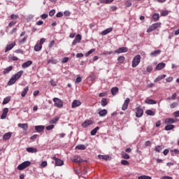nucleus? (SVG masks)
<instances>
[{"instance_id":"1","label":"nucleus","mask_w":179,"mask_h":179,"mask_svg":"<svg viewBox=\"0 0 179 179\" xmlns=\"http://www.w3.org/2000/svg\"><path fill=\"white\" fill-rule=\"evenodd\" d=\"M141 64V55H136L132 60L131 66L132 68H136Z\"/></svg>"},{"instance_id":"2","label":"nucleus","mask_w":179,"mask_h":179,"mask_svg":"<svg viewBox=\"0 0 179 179\" xmlns=\"http://www.w3.org/2000/svg\"><path fill=\"white\" fill-rule=\"evenodd\" d=\"M53 101L55 107H57V108H62L64 107V102L59 98H54Z\"/></svg>"},{"instance_id":"3","label":"nucleus","mask_w":179,"mask_h":179,"mask_svg":"<svg viewBox=\"0 0 179 179\" xmlns=\"http://www.w3.org/2000/svg\"><path fill=\"white\" fill-rule=\"evenodd\" d=\"M30 164H31V162H30V161H25L20 164V165H18L17 169L20 171L24 170V169H27V167H29Z\"/></svg>"},{"instance_id":"4","label":"nucleus","mask_w":179,"mask_h":179,"mask_svg":"<svg viewBox=\"0 0 179 179\" xmlns=\"http://www.w3.org/2000/svg\"><path fill=\"white\" fill-rule=\"evenodd\" d=\"M162 25V23L160 22H157L155 24H152L148 29H147V33H152L153 30H156V29H159L160 26Z\"/></svg>"},{"instance_id":"5","label":"nucleus","mask_w":179,"mask_h":179,"mask_svg":"<svg viewBox=\"0 0 179 179\" xmlns=\"http://www.w3.org/2000/svg\"><path fill=\"white\" fill-rule=\"evenodd\" d=\"M136 117H137V118H141V117L143 115V109L141 108V107L138 106L136 108Z\"/></svg>"},{"instance_id":"6","label":"nucleus","mask_w":179,"mask_h":179,"mask_svg":"<svg viewBox=\"0 0 179 179\" xmlns=\"http://www.w3.org/2000/svg\"><path fill=\"white\" fill-rule=\"evenodd\" d=\"M71 162L73 163H83V159L78 155H75L71 158Z\"/></svg>"},{"instance_id":"7","label":"nucleus","mask_w":179,"mask_h":179,"mask_svg":"<svg viewBox=\"0 0 179 179\" xmlns=\"http://www.w3.org/2000/svg\"><path fill=\"white\" fill-rule=\"evenodd\" d=\"M80 41H82V36L80 34H77L72 43V45H76V44H78V43H80Z\"/></svg>"},{"instance_id":"8","label":"nucleus","mask_w":179,"mask_h":179,"mask_svg":"<svg viewBox=\"0 0 179 179\" xmlns=\"http://www.w3.org/2000/svg\"><path fill=\"white\" fill-rule=\"evenodd\" d=\"M129 101H131V99L129 98H127L122 106V110L123 111H125L126 110H128V105L129 104Z\"/></svg>"},{"instance_id":"9","label":"nucleus","mask_w":179,"mask_h":179,"mask_svg":"<svg viewBox=\"0 0 179 179\" xmlns=\"http://www.w3.org/2000/svg\"><path fill=\"white\" fill-rule=\"evenodd\" d=\"M52 159L55 161V166H64V161L57 158V157H52Z\"/></svg>"},{"instance_id":"10","label":"nucleus","mask_w":179,"mask_h":179,"mask_svg":"<svg viewBox=\"0 0 179 179\" xmlns=\"http://www.w3.org/2000/svg\"><path fill=\"white\" fill-rule=\"evenodd\" d=\"M31 65H33V62L31 60H28L26 62H24L22 64V68H23L24 69H26V68H29V66H31Z\"/></svg>"},{"instance_id":"11","label":"nucleus","mask_w":179,"mask_h":179,"mask_svg":"<svg viewBox=\"0 0 179 179\" xmlns=\"http://www.w3.org/2000/svg\"><path fill=\"white\" fill-rule=\"evenodd\" d=\"M44 129H45V127L43 125H38L35 127V131L38 133L44 132Z\"/></svg>"},{"instance_id":"12","label":"nucleus","mask_w":179,"mask_h":179,"mask_svg":"<svg viewBox=\"0 0 179 179\" xmlns=\"http://www.w3.org/2000/svg\"><path fill=\"white\" fill-rule=\"evenodd\" d=\"M128 52V48L122 47L120 48L118 50H117L115 52L117 54H122V52Z\"/></svg>"},{"instance_id":"13","label":"nucleus","mask_w":179,"mask_h":179,"mask_svg":"<svg viewBox=\"0 0 179 179\" xmlns=\"http://www.w3.org/2000/svg\"><path fill=\"white\" fill-rule=\"evenodd\" d=\"M16 45V43L15 42H13L10 44H8L7 46L6 47L5 52H8V51H10L13 47Z\"/></svg>"},{"instance_id":"14","label":"nucleus","mask_w":179,"mask_h":179,"mask_svg":"<svg viewBox=\"0 0 179 179\" xmlns=\"http://www.w3.org/2000/svg\"><path fill=\"white\" fill-rule=\"evenodd\" d=\"M165 124L170 125H171V124H176V120L172 117H167L166 119H165Z\"/></svg>"},{"instance_id":"15","label":"nucleus","mask_w":179,"mask_h":179,"mask_svg":"<svg viewBox=\"0 0 179 179\" xmlns=\"http://www.w3.org/2000/svg\"><path fill=\"white\" fill-rule=\"evenodd\" d=\"M108 111L106 109H100L98 112L99 117H106L107 115Z\"/></svg>"},{"instance_id":"16","label":"nucleus","mask_w":179,"mask_h":179,"mask_svg":"<svg viewBox=\"0 0 179 179\" xmlns=\"http://www.w3.org/2000/svg\"><path fill=\"white\" fill-rule=\"evenodd\" d=\"M81 104L82 103L80 101L74 100L72 103L71 107L72 108H76V107H79Z\"/></svg>"},{"instance_id":"17","label":"nucleus","mask_w":179,"mask_h":179,"mask_svg":"<svg viewBox=\"0 0 179 179\" xmlns=\"http://www.w3.org/2000/svg\"><path fill=\"white\" fill-rule=\"evenodd\" d=\"M12 136V133L8 132L3 134V141H9Z\"/></svg>"},{"instance_id":"18","label":"nucleus","mask_w":179,"mask_h":179,"mask_svg":"<svg viewBox=\"0 0 179 179\" xmlns=\"http://www.w3.org/2000/svg\"><path fill=\"white\" fill-rule=\"evenodd\" d=\"M165 66H166V64H165V63H163V62L159 63V64L156 66L155 69H156L157 71H162V69H163V68H165Z\"/></svg>"},{"instance_id":"19","label":"nucleus","mask_w":179,"mask_h":179,"mask_svg":"<svg viewBox=\"0 0 179 179\" xmlns=\"http://www.w3.org/2000/svg\"><path fill=\"white\" fill-rule=\"evenodd\" d=\"M18 127L19 128H22V129H24V131H27V129H29V124L27 123H19Z\"/></svg>"},{"instance_id":"20","label":"nucleus","mask_w":179,"mask_h":179,"mask_svg":"<svg viewBox=\"0 0 179 179\" xmlns=\"http://www.w3.org/2000/svg\"><path fill=\"white\" fill-rule=\"evenodd\" d=\"M92 124H93V121L92 120H85L83 124H82V127H83V128H87V127H89V125H92Z\"/></svg>"},{"instance_id":"21","label":"nucleus","mask_w":179,"mask_h":179,"mask_svg":"<svg viewBox=\"0 0 179 179\" xmlns=\"http://www.w3.org/2000/svg\"><path fill=\"white\" fill-rule=\"evenodd\" d=\"M26 150L29 153H37V152H38V150H37V148L33 147L27 148Z\"/></svg>"},{"instance_id":"22","label":"nucleus","mask_w":179,"mask_h":179,"mask_svg":"<svg viewBox=\"0 0 179 179\" xmlns=\"http://www.w3.org/2000/svg\"><path fill=\"white\" fill-rule=\"evenodd\" d=\"M22 75H23V71H20L13 76L14 77L15 80H17V79H20Z\"/></svg>"},{"instance_id":"23","label":"nucleus","mask_w":179,"mask_h":179,"mask_svg":"<svg viewBox=\"0 0 179 179\" xmlns=\"http://www.w3.org/2000/svg\"><path fill=\"white\" fill-rule=\"evenodd\" d=\"M166 76H167L166 74L159 76L154 80L155 83H157V82H160V80H162V79H164V78H166Z\"/></svg>"},{"instance_id":"24","label":"nucleus","mask_w":179,"mask_h":179,"mask_svg":"<svg viewBox=\"0 0 179 179\" xmlns=\"http://www.w3.org/2000/svg\"><path fill=\"white\" fill-rule=\"evenodd\" d=\"M161 52H162V50H157L152 52L150 54V57H157V55H160Z\"/></svg>"},{"instance_id":"25","label":"nucleus","mask_w":179,"mask_h":179,"mask_svg":"<svg viewBox=\"0 0 179 179\" xmlns=\"http://www.w3.org/2000/svg\"><path fill=\"white\" fill-rule=\"evenodd\" d=\"M113 31V28L110 27V28H107L106 29L103 30L101 32V35L102 36H107V34H108V33H111Z\"/></svg>"},{"instance_id":"26","label":"nucleus","mask_w":179,"mask_h":179,"mask_svg":"<svg viewBox=\"0 0 179 179\" xmlns=\"http://www.w3.org/2000/svg\"><path fill=\"white\" fill-rule=\"evenodd\" d=\"M112 96H116V94L118 93L119 90L117 87H112L110 90Z\"/></svg>"},{"instance_id":"27","label":"nucleus","mask_w":179,"mask_h":179,"mask_svg":"<svg viewBox=\"0 0 179 179\" xmlns=\"http://www.w3.org/2000/svg\"><path fill=\"white\" fill-rule=\"evenodd\" d=\"M12 69H13V66H10L6 69H4L3 71V75H6L8 73H9V72H10V71H12Z\"/></svg>"},{"instance_id":"28","label":"nucleus","mask_w":179,"mask_h":179,"mask_svg":"<svg viewBox=\"0 0 179 179\" xmlns=\"http://www.w3.org/2000/svg\"><path fill=\"white\" fill-rule=\"evenodd\" d=\"M145 103L146 104H157V101H156L155 100H153V99H147L145 101Z\"/></svg>"},{"instance_id":"29","label":"nucleus","mask_w":179,"mask_h":179,"mask_svg":"<svg viewBox=\"0 0 179 179\" xmlns=\"http://www.w3.org/2000/svg\"><path fill=\"white\" fill-rule=\"evenodd\" d=\"M27 92H29V87H25L22 92H21L22 97H26V94H27Z\"/></svg>"},{"instance_id":"30","label":"nucleus","mask_w":179,"mask_h":179,"mask_svg":"<svg viewBox=\"0 0 179 179\" xmlns=\"http://www.w3.org/2000/svg\"><path fill=\"white\" fill-rule=\"evenodd\" d=\"M48 64H58V60L56 59H54V57H51L48 60Z\"/></svg>"},{"instance_id":"31","label":"nucleus","mask_w":179,"mask_h":179,"mask_svg":"<svg viewBox=\"0 0 179 179\" xmlns=\"http://www.w3.org/2000/svg\"><path fill=\"white\" fill-rule=\"evenodd\" d=\"M43 48V45H40V43H36L34 46V51L38 52L41 51Z\"/></svg>"},{"instance_id":"32","label":"nucleus","mask_w":179,"mask_h":179,"mask_svg":"<svg viewBox=\"0 0 179 179\" xmlns=\"http://www.w3.org/2000/svg\"><path fill=\"white\" fill-rule=\"evenodd\" d=\"M76 149H77L78 150H86V145L83 144L78 145L76 147Z\"/></svg>"},{"instance_id":"33","label":"nucleus","mask_w":179,"mask_h":179,"mask_svg":"<svg viewBox=\"0 0 179 179\" xmlns=\"http://www.w3.org/2000/svg\"><path fill=\"white\" fill-rule=\"evenodd\" d=\"M16 80H17L13 76H12L11 78L8 82V86H12V85H13L16 82Z\"/></svg>"},{"instance_id":"34","label":"nucleus","mask_w":179,"mask_h":179,"mask_svg":"<svg viewBox=\"0 0 179 179\" xmlns=\"http://www.w3.org/2000/svg\"><path fill=\"white\" fill-rule=\"evenodd\" d=\"M99 129H100V127H96L94 129H92L90 132L92 136H94V135H96V134H97V131Z\"/></svg>"},{"instance_id":"35","label":"nucleus","mask_w":179,"mask_h":179,"mask_svg":"<svg viewBox=\"0 0 179 179\" xmlns=\"http://www.w3.org/2000/svg\"><path fill=\"white\" fill-rule=\"evenodd\" d=\"M27 36H25L22 39H20L18 41V44L22 45V44H24V43H26V41H27Z\"/></svg>"},{"instance_id":"36","label":"nucleus","mask_w":179,"mask_h":179,"mask_svg":"<svg viewBox=\"0 0 179 179\" xmlns=\"http://www.w3.org/2000/svg\"><path fill=\"white\" fill-rule=\"evenodd\" d=\"M152 19H153L154 22H157V20H159V19H160V15H159V13H155L152 15Z\"/></svg>"},{"instance_id":"37","label":"nucleus","mask_w":179,"mask_h":179,"mask_svg":"<svg viewBox=\"0 0 179 179\" xmlns=\"http://www.w3.org/2000/svg\"><path fill=\"white\" fill-rule=\"evenodd\" d=\"M145 114H147V115H150L151 117H153L154 115H155L156 113L152 110H147L145 111Z\"/></svg>"},{"instance_id":"38","label":"nucleus","mask_w":179,"mask_h":179,"mask_svg":"<svg viewBox=\"0 0 179 179\" xmlns=\"http://www.w3.org/2000/svg\"><path fill=\"white\" fill-rule=\"evenodd\" d=\"M171 129H174V125H173V124H167L165 127V131H171Z\"/></svg>"},{"instance_id":"39","label":"nucleus","mask_w":179,"mask_h":179,"mask_svg":"<svg viewBox=\"0 0 179 179\" xmlns=\"http://www.w3.org/2000/svg\"><path fill=\"white\" fill-rule=\"evenodd\" d=\"M98 157H99V159H101L102 160H108V158L110 157L108 155H99Z\"/></svg>"},{"instance_id":"40","label":"nucleus","mask_w":179,"mask_h":179,"mask_svg":"<svg viewBox=\"0 0 179 179\" xmlns=\"http://www.w3.org/2000/svg\"><path fill=\"white\" fill-rule=\"evenodd\" d=\"M101 105L102 107H106L107 106V99L103 98L101 101Z\"/></svg>"},{"instance_id":"41","label":"nucleus","mask_w":179,"mask_h":179,"mask_svg":"<svg viewBox=\"0 0 179 179\" xmlns=\"http://www.w3.org/2000/svg\"><path fill=\"white\" fill-rule=\"evenodd\" d=\"M122 159H129V155H128L127 152H122Z\"/></svg>"},{"instance_id":"42","label":"nucleus","mask_w":179,"mask_h":179,"mask_svg":"<svg viewBox=\"0 0 179 179\" xmlns=\"http://www.w3.org/2000/svg\"><path fill=\"white\" fill-rule=\"evenodd\" d=\"M155 150L157 153H160V152H162V150H163V148H162L161 145H157V146H155Z\"/></svg>"},{"instance_id":"43","label":"nucleus","mask_w":179,"mask_h":179,"mask_svg":"<svg viewBox=\"0 0 179 179\" xmlns=\"http://www.w3.org/2000/svg\"><path fill=\"white\" fill-rule=\"evenodd\" d=\"M171 156H176V155H179V150L177 149L171 150Z\"/></svg>"},{"instance_id":"44","label":"nucleus","mask_w":179,"mask_h":179,"mask_svg":"<svg viewBox=\"0 0 179 179\" xmlns=\"http://www.w3.org/2000/svg\"><path fill=\"white\" fill-rule=\"evenodd\" d=\"M138 179H152V177L146 175H143V176H138Z\"/></svg>"},{"instance_id":"45","label":"nucleus","mask_w":179,"mask_h":179,"mask_svg":"<svg viewBox=\"0 0 179 179\" xmlns=\"http://www.w3.org/2000/svg\"><path fill=\"white\" fill-rule=\"evenodd\" d=\"M9 101H10V96H8L3 99V104H8V103H9Z\"/></svg>"},{"instance_id":"46","label":"nucleus","mask_w":179,"mask_h":179,"mask_svg":"<svg viewBox=\"0 0 179 179\" xmlns=\"http://www.w3.org/2000/svg\"><path fill=\"white\" fill-rule=\"evenodd\" d=\"M117 61L118 62H120V64H123L124 61H125V57L124 56H120L117 58Z\"/></svg>"},{"instance_id":"47","label":"nucleus","mask_w":179,"mask_h":179,"mask_svg":"<svg viewBox=\"0 0 179 179\" xmlns=\"http://www.w3.org/2000/svg\"><path fill=\"white\" fill-rule=\"evenodd\" d=\"M113 1L114 0H100V3L108 4V3H111L112 2H113Z\"/></svg>"},{"instance_id":"48","label":"nucleus","mask_w":179,"mask_h":179,"mask_svg":"<svg viewBox=\"0 0 179 179\" xmlns=\"http://www.w3.org/2000/svg\"><path fill=\"white\" fill-rule=\"evenodd\" d=\"M10 19H12V20H16V19H19V15H15V14H12L10 16Z\"/></svg>"},{"instance_id":"49","label":"nucleus","mask_w":179,"mask_h":179,"mask_svg":"<svg viewBox=\"0 0 179 179\" xmlns=\"http://www.w3.org/2000/svg\"><path fill=\"white\" fill-rule=\"evenodd\" d=\"M59 120V117H56L55 119H52V120L50 121V124L52 125V124H55L58 120Z\"/></svg>"},{"instance_id":"50","label":"nucleus","mask_w":179,"mask_h":179,"mask_svg":"<svg viewBox=\"0 0 179 179\" xmlns=\"http://www.w3.org/2000/svg\"><path fill=\"white\" fill-rule=\"evenodd\" d=\"M121 164H122L123 166H129V162L123 159L121 161Z\"/></svg>"},{"instance_id":"51","label":"nucleus","mask_w":179,"mask_h":179,"mask_svg":"<svg viewBox=\"0 0 179 179\" xmlns=\"http://www.w3.org/2000/svg\"><path fill=\"white\" fill-rule=\"evenodd\" d=\"M94 51H96V49H91L90 51H88L85 54V57H89V55H90V54H93V52H94Z\"/></svg>"},{"instance_id":"52","label":"nucleus","mask_w":179,"mask_h":179,"mask_svg":"<svg viewBox=\"0 0 179 179\" xmlns=\"http://www.w3.org/2000/svg\"><path fill=\"white\" fill-rule=\"evenodd\" d=\"M178 103L173 102L170 105V108H176V107H178Z\"/></svg>"},{"instance_id":"53","label":"nucleus","mask_w":179,"mask_h":179,"mask_svg":"<svg viewBox=\"0 0 179 179\" xmlns=\"http://www.w3.org/2000/svg\"><path fill=\"white\" fill-rule=\"evenodd\" d=\"M54 127H55L54 124H50V125L46 127V129H47V131H51V129H54Z\"/></svg>"},{"instance_id":"54","label":"nucleus","mask_w":179,"mask_h":179,"mask_svg":"<svg viewBox=\"0 0 179 179\" xmlns=\"http://www.w3.org/2000/svg\"><path fill=\"white\" fill-rule=\"evenodd\" d=\"M54 15H55V10L53 9L49 12V16H50V17H52Z\"/></svg>"},{"instance_id":"55","label":"nucleus","mask_w":179,"mask_h":179,"mask_svg":"<svg viewBox=\"0 0 179 179\" xmlns=\"http://www.w3.org/2000/svg\"><path fill=\"white\" fill-rule=\"evenodd\" d=\"M132 6V3L131 2V0H127L126 1V6L127 8H129V6Z\"/></svg>"},{"instance_id":"56","label":"nucleus","mask_w":179,"mask_h":179,"mask_svg":"<svg viewBox=\"0 0 179 179\" xmlns=\"http://www.w3.org/2000/svg\"><path fill=\"white\" fill-rule=\"evenodd\" d=\"M68 61H69V57H64L62 59V64H66V62H68Z\"/></svg>"},{"instance_id":"57","label":"nucleus","mask_w":179,"mask_h":179,"mask_svg":"<svg viewBox=\"0 0 179 179\" xmlns=\"http://www.w3.org/2000/svg\"><path fill=\"white\" fill-rule=\"evenodd\" d=\"M54 44H55V41L54 40L51 41L49 44V48H52V47H54Z\"/></svg>"},{"instance_id":"58","label":"nucleus","mask_w":179,"mask_h":179,"mask_svg":"<svg viewBox=\"0 0 179 179\" xmlns=\"http://www.w3.org/2000/svg\"><path fill=\"white\" fill-rule=\"evenodd\" d=\"M37 136H38V135H37V134H34V135L31 136L30 137L31 141H36V139H37Z\"/></svg>"},{"instance_id":"59","label":"nucleus","mask_w":179,"mask_h":179,"mask_svg":"<svg viewBox=\"0 0 179 179\" xmlns=\"http://www.w3.org/2000/svg\"><path fill=\"white\" fill-rule=\"evenodd\" d=\"M15 24H16V21H11V22L8 24V27H12L15 26Z\"/></svg>"},{"instance_id":"60","label":"nucleus","mask_w":179,"mask_h":179,"mask_svg":"<svg viewBox=\"0 0 179 179\" xmlns=\"http://www.w3.org/2000/svg\"><path fill=\"white\" fill-rule=\"evenodd\" d=\"M80 82H82V78L80 76L77 77L76 79V83H80Z\"/></svg>"},{"instance_id":"61","label":"nucleus","mask_w":179,"mask_h":179,"mask_svg":"<svg viewBox=\"0 0 179 179\" xmlns=\"http://www.w3.org/2000/svg\"><path fill=\"white\" fill-rule=\"evenodd\" d=\"M63 16H64V13H62V12H59L56 15V17H62Z\"/></svg>"},{"instance_id":"62","label":"nucleus","mask_w":179,"mask_h":179,"mask_svg":"<svg viewBox=\"0 0 179 179\" xmlns=\"http://www.w3.org/2000/svg\"><path fill=\"white\" fill-rule=\"evenodd\" d=\"M41 167H47V161H43L41 164Z\"/></svg>"},{"instance_id":"63","label":"nucleus","mask_w":179,"mask_h":179,"mask_svg":"<svg viewBox=\"0 0 179 179\" xmlns=\"http://www.w3.org/2000/svg\"><path fill=\"white\" fill-rule=\"evenodd\" d=\"M173 115H174V117H176V118H178V117H179V110L175 111L173 113Z\"/></svg>"},{"instance_id":"64","label":"nucleus","mask_w":179,"mask_h":179,"mask_svg":"<svg viewBox=\"0 0 179 179\" xmlns=\"http://www.w3.org/2000/svg\"><path fill=\"white\" fill-rule=\"evenodd\" d=\"M50 85H51V86H57V82H55V80H51Z\"/></svg>"}]
</instances>
